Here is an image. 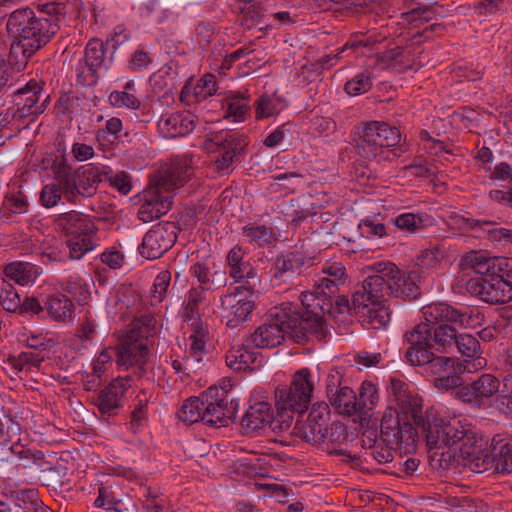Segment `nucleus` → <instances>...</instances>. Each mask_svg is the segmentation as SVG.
<instances>
[{
    "label": "nucleus",
    "instance_id": "nucleus-1",
    "mask_svg": "<svg viewBox=\"0 0 512 512\" xmlns=\"http://www.w3.org/2000/svg\"><path fill=\"white\" fill-rule=\"evenodd\" d=\"M373 274L368 275L358 285L352 295V310L355 315L373 329L385 328L391 320V310L387 304L392 288L387 276L368 267Z\"/></svg>",
    "mask_w": 512,
    "mask_h": 512
},
{
    "label": "nucleus",
    "instance_id": "nucleus-2",
    "mask_svg": "<svg viewBox=\"0 0 512 512\" xmlns=\"http://www.w3.org/2000/svg\"><path fill=\"white\" fill-rule=\"evenodd\" d=\"M238 400L223 387H210L198 397L188 398L179 409L180 421L193 424L202 422L213 427H224L235 418Z\"/></svg>",
    "mask_w": 512,
    "mask_h": 512
},
{
    "label": "nucleus",
    "instance_id": "nucleus-3",
    "mask_svg": "<svg viewBox=\"0 0 512 512\" xmlns=\"http://www.w3.org/2000/svg\"><path fill=\"white\" fill-rule=\"evenodd\" d=\"M426 436L428 457L435 469H448L455 459V446L467 436V430L458 420L444 421L434 412L433 418L419 427Z\"/></svg>",
    "mask_w": 512,
    "mask_h": 512
},
{
    "label": "nucleus",
    "instance_id": "nucleus-4",
    "mask_svg": "<svg viewBox=\"0 0 512 512\" xmlns=\"http://www.w3.org/2000/svg\"><path fill=\"white\" fill-rule=\"evenodd\" d=\"M314 388L315 381L311 371L308 368H302L294 373L289 386L275 390L276 421L280 422L277 424L280 431L291 427L295 413L303 417V413L311 402Z\"/></svg>",
    "mask_w": 512,
    "mask_h": 512
},
{
    "label": "nucleus",
    "instance_id": "nucleus-5",
    "mask_svg": "<svg viewBox=\"0 0 512 512\" xmlns=\"http://www.w3.org/2000/svg\"><path fill=\"white\" fill-rule=\"evenodd\" d=\"M301 302L306 308L303 315L288 312V335L296 343H304L310 338L322 340L326 336L324 317L333 312L332 299L317 298L311 293H301Z\"/></svg>",
    "mask_w": 512,
    "mask_h": 512
},
{
    "label": "nucleus",
    "instance_id": "nucleus-6",
    "mask_svg": "<svg viewBox=\"0 0 512 512\" xmlns=\"http://www.w3.org/2000/svg\"><path fill=\"white\" fill-rule=\"evenodd\" d=\"M46 12L50 17L36 16L30 8L14 10L6 23L7 31L15 39L33 40L44 46L49 39L59 30L58 17L59 6L55 4L46 5Z\"/></svg>",
    "mask_w": 512,
    "mask_h": 512
},
{
    "label": "nucleus",
    "instance_id": "nucleus-7",
    "mask_svg": "<svg viewBox=\"0 0 512 512\" xmlns=\"http://www.w3.org/2000/svg\"><path fill=\"white\" fill-rule=\"evenodd\" d=\"M156 320L151 313L135 318L115 351L118 367H142L149 359L148 339L155 333Z\"/></svg>",
    "mask_w": 512,
    "mask_h": 512
},
{
    "label": "nucleus",
    "instance_id": "nucleus-8",
    "mask_svg": "<svg viewBox=\"0 0 512 512\" xmlns=\"http://www.w3.org/2000/svg\"><path fill=\"white\" fill-rule=\"evenodd\" d=\"M400 141L401 133L397 127L372 121L364 125L356 147L361 157L380 163L400 157L402 150L392 148Z\"/></svg>",
    "mask_w": 512,
    "mask_h": 512
},
{
    "label": "nucleus",
    "instance_id": "nucleus-9",
    "mask_svg": "<svg viewBox=\"0 0 512 512\" xmlns=\"http://www.w3.org/2000/svg\"><path fill=\"white\" fill-rule=\"evenodd\" d=\"M57 224L65 232V243L71 259H81L98 245L97 228L88 216L70 211L60 214Z\"/></svg>",
    "mask_w": 512,
    "mask_h": 512
},
{
    "label": "nucleus",
    "instance_id": "nucleus-10",
    "mask_svg": "<svg viewBox=\"0 0 512 512\" xmlns=\"http://www.w3.org/2000/svg\"><path fill=\"white\" fill-rule=\"evenodd\" d=\"M389 392L403 420L411 421L416 427H425V421L433 418L435 410L430 408L423 412L422 398L413 393L404 381L391 378Z\"/></svg>",
    "mask_w": 512,
    "mask_h": 512
},
{
    "label": "nucleus",
    "instance_id": "nucleus-11",
    "mask_svg": "<svg viewBox=\"0 0 512 512\" xmlns=\"http://www.w3.org/2000/svg\"><path fill=\"white\" fill-rule=\"evenodd\" d=\"M283 304L280 309L274 308L269 319L260 325L253 333L246 338V346L256 348H273L280 345L288 337L287 307Z\"/></svg>",
    "mask_w": 512,
    "mask_h": 512
},
{
    "label": "nucleus",
    "instance_id": "nucleus-12",
    "mask_svg": "<svg viewBox=\"0 0 512 512\" xmlns=\"http://www.w3.org/2000/svg\"><path fill=\"white\" fill-rule=\"evenodd\" d=\"M206 294L201 289L191 288L182 310V318L188 323L192 331L189 337L191 340L190 352L197 361L200 360V356L205 351L207 338V330L203 327L199 312V305L207 300Z\"/></svg>",
    "mask_w": 512,
    "mask_h": 512
},
{
    "label": "nucleus",
    "instance_id": "nucleus-13",
    "mask_svg": "<svg viewBox=\"0 0 512 512\" xmlns=\"http://www.w3.org/2000/svg\"><path fill=\"white\" fill-rule=\"evenodd\" d=\"M502 380L492 373H482L475 380L462 386L459 396L463 402L474 408L493 407L494 400L500 394H505V388H502Z\"/></svg>",
    "mask_w": 512,
    "mask_h": 512
},
{
    "label": "nucleus",
    "instance_id": "nucleus-14",
    "mask_svg": "<svg viewBox=\"0 0 512 512\" xmlns=\"http://www.w3.org/2000/svg\"><path fill=\"white\" fill-rule=\"evenodd\" d=\"M330 410L326 403L313 404L306 417H299L292 434L312 445L320 446L325 442Z\"/></svg>",
    "mask_w": 512,
    "mask_h": 512
},
{
    "label": "nucleus",
    "instance_id": "nucleus-15",
    "mask_svg": "<svg viewBox=\"0 0 512 512\" xmlns=\"http://www.w3.org/2000/svg\"><path fill=\"white\" fill-rule=\"evenodd\" d=\"M222 317L228 327L234 329L247 321L255 308V292L236 287L233 292L221 296Z\"/></svg>",
    "mask_w": 512,
    "mask_h": 512
},
{
    "label": "nucleus",
    "instance_id": "nucleus-16",
    "mask_svg": "<svg viewBox=\"0 0 512 512\" xmlns=\"http://www.w3.org/2000/svg\"><path fill=\"white\" fill-rule=\"evenodd\" d=\"M466 290L489 304H503L511 300L509 289L504 283V275H500V272L470 278L466 283Z\"/></svg>",
    "mask_w": 512,
    "mask_h": 512
},
{
    "label": "nucleus",
    "instance_id": "nucleus-17",
    "mask_svg": "<svg viewBox=\"0 0 512 512\" xmlns=\"http://www.w3.org/2000/svg\"><path fill=\"white\" fill-rule=\"evenodd\" d=\"M326 395L331 406L343 415L358 414V401L355 392L345 383L338 369H332L326 378Z\"/></svg>",
    "mask_w": 512,
    "mask_h": 512
},
{
    "label": "nucleus",
    "instance_id": "nucleus-18",
    "mask_svg": "<svg viewBox=\"0 0 512 512\" xmlns=\"http://www.w3.org/2000/svg\"><path fill=\"white\" fill-rule=\"evenodd\" d=\"M371 268L387 276L396 297L412 300L420 295L417 271L403 272L392 262H376Z\"/></svg>",
    "mask_w": 512,
    "mask_h": 512
},
{
    "label": "nucleus",
    "instance_id": "nucleus-19",
    "mask_svg": "<svg viewBox=\"0 0 512 512\" xmlns=\"http://www.w3.org/2000/svg\"><path fill=\"white\" fill-rule=\"evenodd\" d=\"M178 227L173 222L159 223L143 237L140 254L149 260L160 258L176 242Z\"/></svg>",
    "mask_w": 512,
    "mask_h": 512
},
{
    "label": "nucleus",
    "instance_id": "nucleus-20",
    "mask_svg": "<svg viewBox=\"0 0 512 512\" xmlns=\"http://www.w3.org/2000/svg\"><path fill=\"white\" fill-rule=\"evenodd\" d=\"M212 140L219 153V157L214 161L218 171L228 170L248 145L244 134L231 130L215 134Z\"/></svg>",
    "mask_w": 512,
    "mask_h": 512
},
{
    "label": "nucleus",
    "instance_id": "nucleus-21",
    "mask_svg": "<svg viewBox=\"0 0 512 512\" xmlns=\"http://www.w3.org/2000/svg\"><path fill=\"white\" fill-rule=\"evenodd\" d=\"M424 323L428 326L439 324H457L461 328L475 325V321L468 310H459L445 302H437L422 308Z\"/></svg>",
    "mask_w": 512,
    "mask_h": 512
},
{
    "label": "nucleus",
    "instance_id": "nucleus-22",
    "mask_svg": "<svg viewBox=\"0 0 512 512\" xmlns=\"http://www.w3.org/2000/svg\"><path fill=\"white\" fill-rule=\"evenodd\" d=\"M192 175V156L185 154L171 160L169 167L153 176V183L166 193L180 188Z\"/></svg>",
    "mask_w": 512,
    "mask_h": 512
},
{
    "label": "nucleus",
    "instance_id": "nucleus-23",
    "mask_svg": "<svg viewBox=\"0 0 512 512\" xmlns=\"http://www.w3.org/2000/svg\"><path fill=\"white\" fill-rule=\"evenodd\" d=\"M50 101V95L34 80L29 81L13 94V102L28 115H32V120H36L39 115L46 111Z\"/></svg>",
    "mask_w": 512,
    "mask_h": 512
},
{
    "label": "nucleus",
    "instance_id": "nucleus-24",
    "mask_svg": "<svg viewBox=\"0 0 512 512\" xmlns=\"http://www.w3.org/2000/svg\"><path fill=\"white\" fill-rule=\"evenodd\" d=\"M432 331L427 323H419L404 335V340L408 343L405 352V358L408 363L420 364L428 361L431 346Z\"/></svg>",
    "mask_w": 512,
    "mask_h": 512
},
{
    "label": "nucleus",
    "instance_id": "nucleus-25",
    "mask_svg": "<svg viewBox=\"0 0 512 512\" xmlns=\"http://www.w3.org/2000/svg\"><path fill=\"white\" fill-rule=\"evenodd\" d=\"M164 189L150 180V186L143 192V203L138 210V218L144 223L151 222L166 214L172 206L170 196L163 195Z\"/></svg>",
    "mask_w": 512,
    "mask_h": 512
},
{
    "label": "nucleus",
    "instance_id": "nucleus-26",
    "mask_svg": "<svg viewBox=\"0 0 512 512\" xmlns=\"http://www.w3.org/2000/svg\"><path fill=\"white\" fill-rule=\"evenodd\" d=\"M322 276L315 280L311 290L302 293H311L317 298L332 299L340 284L347 277L346 269L340 262H326L321 268Z\"/></svg>",
    "mask_w": 512,
    "mask_h": 512
},
{
    "label": "nucleus",
    "instance_id": "nucleus-27",
    "mask_svg": "<svg viewBox=\"0 0 512 512\" xmlns=\"http://www.w3.org/2000/svg\"><path fill=\"white\" fill-rule=\"evenodd\" d=\"M84 66L77 74V80L82 85L93 86L98 81V70L105 66V47L103 42L93 39L85 49Z\"/></svg>",
    "mask_w": 512,
    "mask_h": 512
},
{
    "label": "nucleus",
    "instance_id": "nucleus-28",
    "mask_svg": "<svg viewBox=\"0 0 512 512\" xmlns=\"http://www.w3.org/2000/svg\"><path fill=\"white\" fill-rule=\"evenodd\" d=\"M63 193L68 201L75 202L79 187L69 173L58 172L56 182L47 184L42 188L40 193L41 204L46 208L54 207L60 201Z\"/></svg>",
    "mask_w": 512,
    "mask_h": 512
},
{
    "label": "nucleus",
    "instance_id": "nucleus-29",
    "mask_svg": "<svg viewBox=\"0 0 512 512\" xmlns=\"http://www.w3.org/2000/svg\"><path fill=\"white\" fill-rule=\"evenodd\" d=\"M277 424L279 423L276 421V415H274L270 404L266 401H257L251 404L241 421V425L246 433L264 429L267 426L274 431H280V427H277Z\"/></svg>",
    "mask_w": 512,
    "mask_h": 512
},
{
    "label": "nucleus",
    "instance_id": "nucleus-30",
    "mask_svg": "<svg viewBox=\"0 0 512 512\" xmlns=\"http://www.w3.org/2000/svg\"><path fill=\"white\" fill-rule=\"evenodd\" d=\"M196 123V116L190 112H174L161 116L157 122L158 131L165 138L183 137L190 134Z\"/></svg>",
    "mask_w": 512,
    "mask_h": 512
},
{
    "label": "nucleus",
    "instance_id": "nucleus-31",
    "mask_svg": "<svg viewBox=\"0 0 512 512\" xmlns=\"http://www.w3.org/2000/svg\"><path fill=\"white\" fill-rule=\"evenodd\" d=\"M129 381L128 378H117L97 395L93 403L102 414L115 415L117 410L122 407L123 396L129 386Z\"/></svg>",
    "mask_w": 512,
    "mask_h": 512
},
{
    "label": "nucleus",
    "instance_id": "nucleus-32",
    "mask_svg": "<svg viewBox=\"0 0 512 512\" xmlns=\"http://www.w3.org/2000/svg\"><path fill=\"white\" fill-rule=\"evenodd\" d=\"M417 428L411 421L403 420L396 428L381 433V441L400 452H411L415 449Z\"/></svg>",
    "mask_w": 512,
    "mask_h": 512
},
{
    "label": "nucleus",
    "instance_id": "nucleus-33",
    "mask_svg": "<svg viewBox=\"0 0 512 512\" xmlns=\"http://www.w3.org/2000/svg\"><path fill=\"white\" fill-rule=\"evenodd\" d=\"M217 91L216 77L206 74L195 85L186 84L180 93V100L187 104L201 102L214 95Z\"/></svg>",
    "mask_w": 512,
    "mask_h": 512
},
{
    "label": "nucleus",
    "instance_id": "nucleus-34",
    "mask_svg": "<svg viewBox=\"0 0 512 512\" xmlns=\"http://www.w3.org/2000/svg\"><path fill=\"white\" fill-rule=\"evenodd\" d=\"M235 9L239 12V22L248 29L258 27L260 30L271 27L268 21V14L262 5V1L248 4H237Z\"/></svg>",
    "mask_w": 512,
    "mask_h": 512
},
{
    "label": "nucleus",
    "instance_id": "nucleus-35",
    "mask_svg": "<svg viewBox=\"0 0 512 512\" xmlns=\"http://www.w3.org/2000/svg\"><path fill=\"white\" fill-rule=\"evenodd\" d=\"M491 448L496 458V473L512 474V437L496 434L491 440Z\"/></svg>",
    "mask_w": 512,
    "mask_h": 512
},
{
    "label": "nucleus",
    "instance_id": "nucleus-36",
    "mask_svg": "<svg viewBox=\"0 0 512 512\" xmlns=\"http://www.w3.org/2000/svg\"><path fill=\"white\" fill-rule=\"evenodd\" d=\"M44 308L49 316L57 322H70L75 316L76 307L73 301L64 294L47 296Z\"/></svg>",
    "mask_w": 512,
    "mask_h": 512
},
{
    "label": "nucleus",
    "instance_id": "nucleus-37",
    "mask_svg": "<svg viewBox=\"0 0 512 512\" xmlns=\"http://www.w3.org/2000/svg\"><path fill=\"white\" fill-rule=\"evenodd\" d=\"M309 260L301 253H289L285 256L278 257L275 263V272L273 277L287 281L296 275L301 274L303 266L307 264Z\"/></svg>",
    "mask_w": 512,
    "mask_h": 512
},
{
    "label": "nucleus",
    "instance_id": "nucleus-38",
    "mask_svg": "<svg viewBox=\"0 0 512 512\" xmlns=\"http://www.w3.org/2000/svg\"><path fill=\"white\" fill-rule=\"evenodd\" d=\"M456 324H439L432 331V350L439 353H453L455 351L458 331Z\"/></svg>",
    "mask_w": 512,
    "mask_h": 512
},
{
    "label": "nucleus",
    "instance_id": "nucleus-39",
    "mask_svg": "<svg viewBox=\"0 0 512 512\" xmlns=\"http://www.w3.org/2000/svg\"><path fill=\"white\" fill-rule=\"evenodd\" d=\"M191 271L193 276L196 277L199 282V286L193 287V289H201L207 293L218 290L226 284L225 273H211L210 269L204 263H195L191 267Z\"/></svg>",
    "mask_w": 512,
    "mask_h": 512
},
{
    "label": "nucleus",
    "instance_id": "nucleus-40",
    "mask_svg": "<svg viewBox=\"0 0 512 512\" xmlns=\"http://www.w3.org/2000/svg\"><path fill=\"white\" fill-rule=\"evenodd\" d=\"M504 260L487 257L482 252L472 251L468 253L464 262L476 274V276H487L488 274L501 272V264Z\"/></svg>",
    "mask_w": 512,
    "mask_h": 512
},
{
    "label": "nucleus",
    "instance_id": "nucleus-41",
    "mask_svg": "<svg viewBox=\"0 0 512 512\" xmlns=\"http://www.w3.org/2000/svg\"><path fill=\"white\" fill-rule=\"evenodd\" d=\"M6 278L25 286L33 283L39 276V267L29 262H13L4 268Z\"/></svg>",
    "mask_w": 512,
    "mask_h": 512
},
{
    "label": "nucleus",
    "instance_id": "nucleus-42",
    "mask_svg": "<svg viewBox=\"0 0 512 512\" xmlns=\"http://www.w3.org/2000/svg\"><path fill=\"white\" fill-rule=\"evenodd\" d=\"M246 339L241 346L232 347L226 354V364L235 371L249 369L258 358V353L252 351L254 346H246Z\"/></svg>",
    "mask_w": 512,
    "mask_h": 512
},
{
    "label": "nucleus",
    "instance_id": "nucleus-43",
    "mask_svg": "<svg viewBox=\"0 0 512 512\" xmlns=\"http://www.w3.org/2000/svg\"><path fill=\"white\" fill-rule=\"evenodd\" d=\"M229 275L234 278L236 282L241 283L238 287H241V289L247 292H256V288L260 284V278L256 270L248 262L230 268Z\"/></svg>",
    "mask_w": 512,
    "mask_h": 512
},
{
    "label": "nucleus",
    "instance_id": "nucleus-44",
    "mask_svg": "<svg viewBox=\"0 0 512 512\" xmlns=\"http://www.w3.org/2000/svg\"><path fill=\"white\" fill-rule=\"evenodd\" d=\"M379 396L375 385L372 382L364 381L360 387L358 401V414L360 420L369 419L372 416V409L378 402Z\"/></svg>",
    "mask_w": 512,
    "mask_h": 512
},
{
    "label": "nucleus",
    "instance_id": "nucleus-45",
    "mask_svg": "<svg viewBox=\"0 0 512 512\" xmlns=\"http://www.w3.org/2000/svg\"><path fill=\"white\" fill-rule=\"evenodd\" d=\"M465 371V366L457 359H453L448 367L439 377L434 378V385L439 389H453L462 385L461 375Z\"/></svg>",
    "mask_w": 512,
    "mask_h": 512
},
{
    "label": "nucleus",
    "instance_id": "nucleus-46",
    "mask_svg": "<svg viewBox=\"0 0 512 512\" xmlns=\"http://www.w3.org/2000/svg\"><path fill=\"white\" fill-rule=\"evenodd\" d=\"M42 46L39 42H28L26 40L15 39L11 44L9 61L21 69L26 66L28 59L38 51Z\"/></svg>",
    "mask_w": 512,
    "mask_h": 512
},
{
    "label": "nucleus",
    "instance_id": "nucleus-47",
    "mask_svg": "<svg viewBox=\"0 0 512 512\" xmlns=\"http://www.w3.org/2000/svg\"><path fill=\"white\" fill-rule=\"evenodd\" d=\"M455 351H458L466 358H472L477 360L479 366H483L486 364V360L481 357L482 351L480 342L475 336L471 334H458L455 345Z\"/></svg>",
    "mask_w": 512,
    "mask_h": 512
},
{
    "label": "nucleus",
    "instance_id": "nucleus-48",
    "mask_svg": "<svg viewBox=\"0 0 512 512\" xmlns=\"http://www.w3.org/2000/svg\"><path fill=\"white\" fill-rule=\"evenodd\" d=\"M348 434L346 427L340 423H333L330 428L327 426V434L325 435V442L322 445L328 454L348 455L346 450L340 446L347 440Z\"/></svg>",
    "mask_w": 512,
    "mask_h": 512
},
{
    "label": "nucleus",
    "instance_id": "nucleus-49",
    "mask_svg": "<svg viewBox=\"0 0 512 512\" xmlns=\"http://www.w3.org/2000/svg\"><path fill=\"white\" fill-rule=\"evenodd\" d=\"M61 288L73 297L80 304H85L90 298V291L84 279L78 273H71L60 283Z\"/></svg>",
    "mask_w": 512,
    "mask_h": 512
},
{
    "label": "nucleus",
    "instance_id": "nucleus-50",
    "mask_svg": "<svg viewBox=\"0 0 512 512\" xmlns=\"http://www.w3.org/2000/svg\"><path fill=\"white\" fill-rule=\"evenodd\" d=\"M242 234L250 243L258 246L270 244L276 237L271 227L257 224H248L242 227Z\"/></svg>",
    "mask_w": 512,
    "mask_h": 512
},
{
    "label": "nucleus",
    "instance_id": "nucleus-51",
    "mask_svg": "<svg viewBox=\"0 0 512 512\" xmlns=\"http://www.w3.org/2000/svg\"><path fill=\"white\" fill-rule=\"evenodd\" d=\"M432 223L433 218L427 214L403 213L395 219V225L408 232H416Z\"/></svg>",
    "mask_w": 512,
    "mask_h": 512
},
{
    "label": "nucleus",
    "instance_id": "nucleus-52",
    "mask_svg": "<svg viewBox=\"0 0 512 512\" xmlns=\"http://www.w3.org/2000/svg\"><path fill=\"white\" fill-rule=\"evenodd\" d=\"M464 227L469 229H481L490 235V238L494 241H506L510 229L497 227L495 222L488 220H478L467 218L463 219Z\"/></svg>",
    "mask_w": 512,
    "mask_h": 512
},
{
    "label": "nucleus",
    "instance_id": "nucleus-53",
    "mask_svg": "<svg viewBox=\"0 0 512 512\" xmlns=\"http://www.w3.org/2000/svg\"><path fill=\"white\" fill-rule=\"evenodd\" d=\"M45 356L41 352H21L17 356H10L9 362L19 371H31L40 368Z\"/></svg>",
    "mask_w": 512,
    "mask_h": 512
},
{
    "label": "nucleus",
    "instance_id": "nucleus-54",
    "mask_svg": "<svg viewBox=\"0 0 512 512\" xmlns=\"http://www.w3.org/2000/svg\"><path fill=\"white\" fill-rule=\"evenodd\" d=\"M112 173V169L109 166H95L94 164H88L84 167L82 177L86 179L88 186L84 187V190L88 195H92L96 190V185L107 180L109 174Z\"/></svg>",
    "mask_w": 512,
    "mask_h": 512
},
{
    "label": "nucleus",
    "instance_id": "nucleus-55",
    "mask_svg": "<svg viewBox=\"0 0 512 512\" xmlns=\"http://www.w3.org/2000/svg\"><path fill=\"white\" fill-rule=\"evenodd\" d=\"M6 450H8V456L10 454L19 458V460L24 462V465L27 467L30 464H36L44 458V454L42 451L33 449L22 444L20 441L10 443Z\"/></svg>",
    "mask_w": 512,
    "mask_h": 512
},
{
    "label": "nucleus",
    "instance_id": "nucleus-56",
    "mask_svg": "<svg viewBox=\"0 0 512 512\" xmlns=\"http://www.w3.org/2000/svg\"><path fill=\"white\" fill-rule=\"evenodd\" d=\"M0 304L8 312H17L21 308L18 292L5 278H0Z\"/></svg>",
    "mask_w": 512,
    "mask_h": 512
},
{
    "label": "nucleus",
    "instance_id": "nucleus-57",
    "mask_svg": "<svg viewBox=\"0 0 512 512\" xmlns=\"http://www.w3.org/2000/svg\"><path fill=\"white\" fill-rule=\"evenodd\" d=\"M371 44V41L370 39H358V38H353V39H350L349 41H347L343 47L341 48V50L335 54V55H324L322 56L318 62L320 64V66L324 69H328V68H331L332 66H334L337 62L338 59L342 58L343 57V54L348 52V51H351L352 53H355L357 51L358 48L360 47H367Z\"/></svg>",
    "mask_w": 512,
    "mask_h": 512
},
{
    "label": "nucleus",
    "instance_id": "nucleus-58",
    "mask_svg": "<svg viewBox=\"0 0 512 512\" xmlns=\"http://www.w3.org/2000/svg\"><path fill=\"white\" fill-rule=\"evenodd\" d=\"M372 71L366 69L346 82L344 89L350 96H358L368 92L372 87Z\"/></svg>",
    "mask_w": 512,
    "mask_h": 512
},
{
    "label": "nucleus",
    "instance_id": "nucleus-59",
    "mask_svg": "<svg viewBox=\"0 0 512 512\" xmlns=\"http://www.w3.org/2000/svg\"><path fill=\"white\" fill-rule=\"evenodd\" d=\"M283 105L281 100L270 95H262L256 101L255 114L257 119H264L281 112Z\"/></svg>",
    "mask_w": 512,
    "mask_h": 512
},
{
    "label": "nucleus",
    "instance_id": "nucleus-60",
    "mask_svg": "<svg viewBox=\"0 0 512 512\" xmlns=\"http://www.w3.org/2000/svg\"><path fill=\"white\" fill-rule=\"evenodd\" d=\"M381 60L387 68H392L399 72L411 67L408 61H406V51L399 46L385 51L381 56Z\"/></svg>",
    "mask_w": 512,
    "mask_h": 512
},
{
    "label": "nucleus",
    "instance_id": "nucleus-61",
    "mask_svg": "<svg viewBox=\"0 0 512 512\" xmlns=\"http://www.w3.org/2000/svg\"><path fill=\"white\" fill-rule=\"evenodd\" d=\"M445 250L442 245H434L424 249L417 256L416 264L421 268H435L445 257Z\"/></svg>",
    "mask_w": 512,
    "mask_h": 512
},
{
    "label": "nucleus",
    "instance_id": "nucleus-62",
    "mask_svg": "<svg viewBox=\"0 0 512 512\" xmlns=\"http://www.w3.org/2000/svg\"><path fill=\"white\" fill-rule=\"evenodd\" d=\"M94 505L98 508L112 509L117 512H127L128 508L116 499L110 487H100L98 497L95 499Z\"/></svg>",
    "mask_w": 512,
    "mask_h": 512
},
{
    "label": "nucleus",
    "instance_id": "nucleus-63",
    "mask_svg": "<svg viewBox=\"0 0 512 512\" xmlns=\"http://www.w3.org/2000/svg\"><path fill=\"white\" fill-rule=\"evenodd\" d=\"M502 387L505 388V394H500L494 400L495 409L503 414L512 412V373L502 378Z\"/></svg>",
    "mask_w": 512,
    "mask_h": 512
},
{
    "label": "nucleus",
    "instance_id": "nucleus-64",
    "mask_svg": "<svg viewBox=\"0 0 512 512\" xmlns=\"http://www.w3.org/2000/svg\"><path fill=\"white\" fill-rule=\"evenodd\" d=\"M109 103L117 108H129L137 110L140 108L141 102L135 93L128 91H113L108 96Z\"/></svg>",
    "mask_w": 512,
    "mask_h": 512
}]
</instances>
